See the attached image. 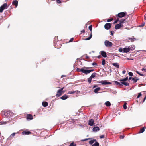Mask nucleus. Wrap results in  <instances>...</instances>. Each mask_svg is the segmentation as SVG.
I'll return each mask as SVG.
<instances>
[{
	"mask_svg": "<svg viewBox=\"0 0 146 146\" xmlns=\"http://www.w3.org/2000/svg\"><path fill=\"white\" fill-rule=\"evenodd\" d=\"M18 1L16 0L13 1L12 4L13 5H15L17 7L18 5Z\"/></svg>",
	"mask_w": 146,
	"mask_h": 146,
	"instance_id": "obj_17",
	"label": "nucleus"
},
{
	"mask_svg": "<svg viewBox=\"0 0 146 146\" xmlns=\"http://www.w3.org/2000/svg\"><path fill=\"white\" fill-rule=\"evenodd\" d=\"M113 20V19L112 18H111L110 19H108L107 20V22H109L112 21Z\"/></svg>",
	"mask_w": 146,
	"mask_h": 146,
	"instance_id": "obj_40",
	"label": "nucleus"
},
{
	"mask_svg": "<svg viewBox=\"0 0 146 146\" xmlns=\"http://www.w3.org/2000/svg\"><path fill=\"white\" fill-rule=\"evenodd\" d=\"M123 108L125 110H126L127 109L126 103H125L123 105Z\"/></svg>",
	"mask_w": 146,
	"mask_h": 146,
	"instance_id": "obj_42",
	"label": "nucleus"
},
{
	"mask_svg": "<svg viewBox=\"0 0 146 146\" xmlns=\"http://www.w3.org/2000/svg\"><path fill=\"white\" fill-rule=\"evenodd\" d=\"M119 51L120 52H123V49L122 48H121L119 49Z\"/></svg>",
	"mask_w": 146,
	"mask_h": 146,
	"instance_id": "obj_45",
	"label": "nucleus"
},
{
	"mask_svg": "<svg viewBox=\"0 0 146 146\" xmlns=\"http://www.w3.org/2000/svg\"><path fill=\"white\" fill-rule=\"evenodd\" d=\"M84 68L88 69V68H89L84 67V68H81V72L85 74H89L90 72H92L94 70V69L88 70L86 69H85Z\"/></svg>",
	"mask_w": 146,
	"mask_h": 146,
	"instance_id": "obj_2",
	"label": "nucleus"
},
{
	"mask_svg": "<svg viewBox=\"0 0 146 146\" xmlns=\"http://www.w3.org/2000/svg\"><path fill=\"white\" fill-rule=\"evenodd\" d=\"M110 33H111V35L112 36H113V34H114V31H110Z\"/></svg>",
	"mask_w": 146,
	"mask_h": 146,
	"instance_id": "obj_47",
	"label": "nucleus"
},
{
	"mask_svg": "<svg viewBox=\"0 0 146 146\" xmlns=\"http://www.w3.org/2000/svg\"><path fill=\"white\" fill-rule=\"evenodd\" d=\"M94 120L92 119H90L89 121L88 125L91 126H93L94 125Z\"/></svg>",
	"mask_w": 146,
	"mask_h": 146,
	"instance_id": "obj_14",
	"label": "nucleus"
},
{
	"mask_svg": "<svg viewBox=\"0 0 146 146\" xmlns=\"http://www.w3.org/2000/svg\"><path fill=\"white\" fill-rule=\"evenodd\" d=\"M141 93H139L138 94V95L137 96V97L138 98H139V97H140L141 96Z\"/></svg>",
	"mask_w": 146,
	"mask_h": 146,
	"instance_id": "obj_50",
	"label": "nucleus"
},
{
	"mask_svg": "<svg viewBox=\"0 0 146 146\" xmlns=\"http://www.w3.org/2000/svg\"><path fill=\"white\" fill-rule=\"evenodd\" d=\"M69 146H76V144H74L73 143H71Z\"/></svg>",
	"mask_w": 146,
	"mask_h": 146,
	"instance_id": "obj_43",
	"label": "nucleus"
},
{
	"mask_svg": "<svg viewBox=\"0 0 146 146\" xmlns=\"http://www.w3.org/2000/svg\"><path fill=\"white\" fill-rule=\"evenodd\" d=\"M8 7L6 3H5L2 5L0 7V12L2 13L3 10L6 8H7Z\"/></svg>",
	"mask_w": 146,
	"mask_h": 146,
	"instance_id": "obj_5",
	"label": "nucleus"
},
{
	"mask_svg": "<svg viewBox=\"0 0 146 146\" xmlns=\"http://www.w3.org/2000/svg\"><path fill=\"white\" fill-rule=\"evenodd\" d=\"M100 54L103 57L105 58L107 57L106 53L104 51H102L100 52Z\"/></svg>",
	"mask_w": 146,
	"mask_h": 146,
	"instance_id": "obj_9",
	"label": "nucleus"
},
{
	"mask_svg": "<svg viewBox=\"0 0 146 146\" xmlns=\"http://www.w3.org/2000/svg\"><path fill=\"white\" fill-rule=\"evenodd\" d=\"M18 133V132H17V133H14L12 134L9 137L10 138H12L13 137L15 136V135L16 133Z\"/></svg>",
	"mask_w": 146,
	"mask_h": 146,
	"instance_id": "obj_35",
	"label": "nucleus"
},
{
	"mask_svg": "<svg viewBox=\"0 0 146 146\" xmlns=\"http://www.w3.org/2000/svg\"><path fill=\"white\" fill-rule=\"evenodd\" d=\"M139 75H140L141 76H144L143 74H141L140 73V74H139Z\"/></svg>",
	"mask_w": 146,
	"mask_h": 146,
	"instance_id": "obj_63",
	"label": "nucleus"
},
{
	"mask_svg": "<svg viewBox=\"0 0 146 146\" xmlns=\"http://www.w3.org/2000/svg\"><path fill=\"white\" fill-rule=\"evenodd\" d=\"M79 92V91H69L68 92V94H73L75 92Z\"/></svg>",
	"mask_w": 146,
	"mask_h": 146,
	"instance_id": "obj_30",
	"label": "nucleus"
},
{
	"mask_svg": "<svg viewBox=\"0 0 146 146\" xmlns=\"http://www.w3.org/2000/svg\"><path fill=\"white\" fill-rule=\"evenodd\" d=\"M126 72V71L125 70H123L122 71V73L124 74Z\"/></svg>",
	"mask_w": 146,
	"mask_h": 146,
	"instance_id": "obj_60",
	"label": "nucleus"
},
{
	"mask_svg": "<svg viewBox=\"0 0 146 146\" xmlns=\"http://www.w3.org/2000/svg\"><path fill=\"white\" fill-rule=\"evenodd\" d=\"M104 137V135H102L100 137V139L103 138Z\"/></svg>",
	"mask_w": 146,
	"mask_h": 146,
	"instance_id": "obj_54",
	"label": "nucleus"
},
{
	"mask_svg": "<svg viewBox=\"0 0 146 146\" xmlns=\"http://www.w3.org/2000/svg\"><path fill=\"white\" fill-rule=\"evenodd\" d=\"M31 133V132L30 131H24L22 133V134L23 135H29Z\"/></svg>",
	"mask_w": 146,
	"mask_h": 146,
	"instance_id": "obj_15",
	"label": "nucleus"
},
{
	"mask_svg": "<svg viewBox=\"0 0 146 146\" xmlns=\"http://www.w3.org/2000/svg\"><path fill=\"white\" fill-rule=\"evenodd\" d=\"M120 138L121 139H123L124 138V136L123 135V136L121 135L120 136Z\"/></svg>",
	"mask_w": 146,
	"mask_h": 146,
	"instance_id": "obj_59",
	"label": "nucleus"
},
{
	"mask_svg": "<svg viewBox=\"0 0 146 146\" xmlns=\"http://www.w3.org/2000/svg\"><path fill=\"white\" fill-rule=\"evenodd\" d=\"M123 25L121 24V23H119V24H117L115 25V28L116 29H119L120 27H123Z\"/></svg>",
	"mask_w": 146,
	"mask_h": 146,
	"instance_id": "obj_10",
	"label": "nucleus"
},
{
	"mask_svg": "<svg viewBox=\"0 0 146 146\" xmlns=\"http://www.w3.org/2000/svg\"><path fill=\"white\" fill-rule=\"evenodd\" d=\"M128 47L130 51H132L135 49V46L134 45H132L129 46Z\"/></svg>",
	"mask_w": 146,
	"mask_h": 146,
	"instance_id": "obj_12",
	"label": "nucleus"
},
{
	"mask_svg": "<svg viewBox=\"0 0 146 146\" xmlns=\"http://www.w3.org/2000/svg\"><path fill=\"white\" fill-rule=\"evenodd\" d=\"M96 75V73L95 72L93 73L92 74L90 77L92 78L95 77Z\"/></svg>",
	"mask_w": 146,
	"mask_h": 146,
	"instance_id": "obj_28",
	"label": "nucleus"
},
{
	"mask_svg": "<svg viewBox=\"0 0 146 146\" xmlns=\"http://www.w3.org/2000/svg\"><path fill=\"white\" fill-rule=\"evenodd\" d=\"M92 37H88V38L85 39V40H90Z\"/></svg>",
	"mask_w": 146,
	"mask_h": 146,
	"instance_id": "obj_52",
	"label": "nucleus"
},
{
	"mask_svg": "<svg viewBox=\"0 0 146 146\" xmlns=\"http://www.w3.org/2000/svg\"><path fill=\"white\" fill-rule=\"evenodd\" d=\"M74 40L73 38H71L70 40L69 41V42H72L73 41V40Z\"/></svg>",
	"mask_w": 146,
	"mask_h": 146,
	"instance_id": "obj_51",
	"label": "nucleus"
},
{
	"mask_svg": "<svg viewBox=\"0 0 146 146\" xmlns=\"http://www.w3.org/2000/svg\"><path fill=\"white\" fill-rule=\"evenodd\" d=\"M113 65L114 66L117 68H119V66L117 63H113Z\"/></svg>",
	"mask_w": 146,
	"mask_h": 146,
	"instance_id": "obj_26",
	"label": "nucleus"
},
{
	"mask_svg": "<svg viewBox=\"0 0 146 146\" xmlns=\"http://www.w3.org/2000/svg\"><path fill=\"white\" fill-rule=\"evenodd\" d=\"M139 79H136V77H134L132 78V80L134 82V83H136L139 80Z\"/></svg>",
	"mask_w": 146,
	"mask_h": 146,
	"instance_id": "obj_33",
	"label": "nucleus"
},
{
	"mask_svg": "<svg viewBox=\"0 0 146 146\" xmlns=\"http://www.w3.org/2000/svg\"><path fill=\"white\" fill-rule=\"evenodd\" d=\"M2 115L3 116L6 117L8 116L9 115L11 116L13 115V113L11 111L9 110H5V111H2L1 112Z\"/></svg>",
	"mask_w": 146,
	"mask_h": 146,
	"instance_id": "obj_1",
	"label": "nucleus"
},
{
	"mask_svg": "<svg viewBox=\"0 0 146 146\" xmlns=\"http://www.w3.org/2000/svg\"><path fill=\"white\" fill-rule=\"evenodd\" d=\"M145 23H143L141 25H139V27H143V26H145Z\"/></svg>",
	"mask_w": 146,
	"mask_h": 146,
	"instance_id": "obj_46",
	"label": "nucleus"
},
{
	"mask_svg": "<svg viewBox=\"0 0 146 146\" xmlns=\"http://www.w3.org/2000/svg\"><path fill=\"white\" fill-rule=\"evenodd\" d=\"M57 2L58 3H61V1L60 0H56Z\"/></svg>",
	"mask_w": 146,
	"mask_h": 146,
	"instance_id": "obj_53",
	"label": "nucleus"
},
{
	"mask_svg": "<svg viewBox=\"0 0 146 146\" xmlns=\"http://www.w3.org/2000/svg\"><path fill=\"white\" fill-rule=\"evenodd\" d=\"M89 36H92V34L91 33L90 34Z\"/></svg>",
	"mask_w": 146,
	"mask_h": 146,
	"instance_id": "obj_64",
	"label": "nucleus"
},
{
	"mask_svg": "<svg viewBox=\"0 0 146 146\" xmlns=\"http://www.w3.org/2000/svg\"><path fill=\"white\" fill-rule=\"evenodd\" d=\"M81 69H80L79 68H77V70L78 72H81Z\"/></svg>",
	"mask_w": 146,
	"mask_h": 146,
	"instance_id": "obj_55",
	"label": "nucleus"
},
{
	"mask_svg": "<svg viewBox=\"0 0 146 146\" xmlns=\"http://www.w3.org/2000/svg\"><path fill=\"white\" fill-rule=\"evenodd\" d=\"M100 88L98 87L94 90V92L95 93H98V91L100 90Z\"/></svg>",
	"mask_w": 146,
	"mask_h": 146,
	"instance_id": "obj_18",
	"label": "nucleus"
},
{
	"mask_svg": "<svg viewBox=\"0 0 146 146\" xmlns=\"http://www.w3.org/2000/svg\"><path fill=\"white\" fill-rule=\"evenodd\" d=\"M145 127H143L142 129H141L139 132V133H141L145 131Z\"/></svg>",
	"mask_w": 146,
	"mask_h": 146,
	"instance_id": "obj_23",
	"label": "nucleus"
},
{
	"mask_svg": "<svg viewBox=\"0 0 146 146\" xmlns=\"http://www.w3.org/2000/svg\"><path fill=\"white\" fill-rule=\"evenodd\" d=\"M7 121H2L0 122V124L1 125H5L7 123Z\"/></svg>",
	"mask_w": 146,
	"mask_h": 146,
	"instance_id": "obj_36",
	"label": "nucleus"
},
{
	"mask_svg": "<svg viewBox=\"0 0 146 146\" xmlns=\"http://www.w3.org/2000/svg\"><path fill=\"white\" fill-rule=\"evenodd\" d=\"M102 85H105L107 84H111V83L107 81L106 80L102 81L100 82Z\"/></svg>",
	"mask_w": 146,
	"mask_h": 146,
	"instance_id": "obj_7",
	"label": "nucleus"
},
{
	"mask_svg": "<svg viewBox=\"0 0 146 146\" xmlns=\"http://www.w3.org/2000/svg\"><path fill=\"white\" fill-rule=\"evenodd\" d=\"M105 64V60L104 59H103L102 61V65L104 66Z\"/></svg>",
	"mask_w": 146,
	"mask_h": 146,
	"instance_id": "obj_39",
	"label": "nucleus"
},
{
	"mask_svg": "<svg viewBox=\"0 0 146 146\" xmlns=\"http://www.w3.org/2000/svg\"><path fill=\"white\" fill-rule=\"evenodd\" d=\"M126 14L127 13L126 12H121L119 13L117 15V16H118L119 18H122V17H124L125 16Z\"/></svg>",
	"mask_w": 146,
	"mask_h": 146,
	"instance_id": "obj_6",
	"label": "nucleus"
},
{
	"mask_svg": "<svg viewBox=\"0 0 146 146\" xmlns=\"http://www.w3.org/2000/svg\"><path fill=\"white\" fill-rule=\"evenodd\" d=\"M114 82L117 85H118L119 86H121L122 85V84H121V83H120L119 82L117 81H115Z\"/></svg>",
	"mask_w": 146,
	"mask_h": 146,
	"instance_id": "obj_34",
	"label": "nucleus"
},
{
	"mask_svg": "<svg viewBox=\"0 0 146 146\" xmlns=\"http://www.w3.org/2000/svg\"><path fill=\"white\" fill-rule=\"evenodd\" d=\"M104 27L106 29L108 30L111 28V25L110 23H107L105 25Z\"/></svg>",
	"mask_w": 146,
	"mask_h": 146,
	"instance_id": "obj_8",
	"label": "nucleus"
},
{
	"mask_svg": "<svg viewBox=\"0 0 146 146\" xmlns=\"http://www.w3.org/2000/svg\"><path fill=\"white\" fill-rule=\"evenodd\" d=\"M42 104L44 107H46L48 105V103L46 102H43L42 103Z\"/></svg>",
	"mask_w": 146,
	"mask_h": 146,
	"instance_id": "obj_22",
	"label": "nucleus"
},
{
	"mask_svg": "<svg viewBox=\"0 0 146 146\" xmlns=\"http://www.w3.org/2000/svg\"><path fill=\"white\" fill-rule=\"evenodd\" d=\"M60 40H59L58 37H55L54 39V42L55 43H56V42H57L58 41H59Z\"/></svg>",
	"mask_w": 146,
	"mask_h": 146,
	"instance_id": "obj_25",
	"label": "nucleus"
},
{
	"mask_svg": "<svg viewBox=\"0 0 146 146\" xmlns=\"http://www.w3.org/2000/svg\"><path fill=\"white\" fill-rule=\"evenodd\" d=\"M141 70L142 71H145L146 72V68H142L141 69Z\"/></svg>",
	"mask_w": 146,
	"mask_h": 146,
	"instance_id": "obj_58",
	"label": "nucleus"
},
{
	"mask_svg": "<svg viewBox=\"0 0 146 146\" xmlns=\"http://www.w3.org/2000/svg\"><path fill=\"white\" fill-rule=\"evenodd\" d=\"M130 51L128 47H126L123 48V52L127 53Z\"/></svg>",
	"mask_w": 146,
	"mask_h": 146,
	"instance_id": "obj_13",
	"label": "nucleus"
},
{
	"mask_svg": "<svg viewBox=\"0 0 146 146\" xmlns=\"http://www.w3.org/2000/svg\"><path fill=\"white\" fill-rule=\"evenodd\" d=\"M33 119L32 115L31 114H27V119L28 120H30Z\"/></svg>",
	"mask_w": 146,
	"mask_h": 146,
	"instance_id": "obj_11",
	"label": "nucleus"
},
{
	"mask_svg": "<svg viewBox=\"0 0 146 146\" xmlns=\"http://www.w3.org/2000/svg\"><path fill=\"white\" fill-rule=\"evenodd\" d=\"M105 105L107 106H111L110 102L109 101H107L105 103Z\"/></svg>",
	"mask_w": 146,
	"mask_h": 146,
	"instance_id": "obj_24",
	"label": "nucleus"
},
{
	"mask_svg": "<svg viewBox=\"0 0 146 146\" xmlns=\"http://www.w3.org/2000/svg\"><path fill=\"white\" fill-rule=\"evenodd\" d=\"M91 146H99V143L98 142L96 141L95 143L92 145Z\"/></svg>",
	"mask_w": 146,
	"mask_h": 146,
	"instance_id": "obj_31",
	"label": "nucleus"
},
{
	"mask_svg": "<svg viewBox=\"0 0 146 146\" xmlns=\"http://www.w3.org/2000/svg\"><path fill=\"white\" fill-rule=\"evenodd\" d=\"M98 86V85H94V86H93V88H96V87H97Z\"/></svg>",
	"mask_w": 146,
	"mask_h": 146,
	"instance_id": "obj_57",
	"label": "nucleus"
},
{
	"mask_svg": "<svg viewBox=\"0 0 146 146\" xmlns=\"http://www.w3.org/2000/svg\"><path fill=\"white\" fill-rule=\"evenodd\" d=\"M80 35H81L82 34H83V35L85 33V30L84 29H83L80 31Z\"/></svg>",
	"mask_w": 146,
	"mask_h": 146,
	"instance_id": "obj_38",
	"label": "nucleus"
},
{
	"mask_svg": "<svg viewBox=\"0 0 146 146\" xmlns=\"http://www.w3.org/2000/svg\"><path fill=\"white\" fill-rule=\"evenodd\" d=\"M121 84H123L124 85L126 86H129V83L125 82V81H121Z\"/></svg>",
	"mask_w": 146,
	"mask_h": 146,
	"instance_id": "obj_21",
	"label": "nucleus"
},
{
	"mask_svg": "<svg viewBox=\"0 0 146 146\" xmlns=\"http://www.w3.org/2000/svg\"><path fill=\"white\" fill-rule=\"evenodd\" d=\"M96 139H93L89 141V143L90 144H92L94 142L96 141Z\"/></svg>",
	"mask_w": 146,
	"mask_h": 146,
	"instance_id": "obj_29",
	"label": "nucleus"
},
{
	"mask_svg": "<svg viewBox=\"0 0 146 146\" xmlns=\"http://www.w3.org/2000/svg\"><path fill=\"white\" fill-rule=\"evenodd\" d=\"M67 98L68 96L66 94L64 95L63 96L60 97V98L63 100H65V99H66Z\"/></svg>",
	"mask_w": 146,
	"mask_h": 146,
	"instance_id": "obj_19",
	"label": "nucleus"
},
{
	"mask_svg": "<svg viewBox=\"0 0 146 146\" xmlns=\"http://www.w3.org/2000/svg\"><path fill=\"white\" fill-rule=\"evenodd\" d=\"M125 19H121L120 21H119V22H120V23H121V24H122V23H124L125 22Z\"/></svg>",
	"mask_w": 146,
	"mask_h": 146,
	"instance_id": "obj_32",
	"label": "nucleus"
},
{
	"mask_svg": "<svg viewBox=\"0 0 146 146\" xmlns=\"http://www.w3.org/2000/svg\"><path fill=\"white\" fill-rule=\"evenodd\" d=\"M146 96L144 98L143 102L145 101V100H146Z\"/></svg>",
	"mask_w": 146,
	"mask_h": 146,
	"instance_id": "obj_61",
	"label": "nucleus"
},
{
	"mask_svg": "<svg viewBox=\"0 0 146 146\" xmlns=\"http://www.w3.org/2000/svg\"><path fill=\"white\" fill-rule=\"evenodd\" d=\"M132 78L131 77H131H129V78L128 80H131V79H132Z\"/></svg>",
	"mask_w": 146,
	"mask_h": 146,
	"instance_id": "obj_62",
	"label": "nucleus"
},
{
	"mask_svg": "<svg viewBox=\"0 0 146 146\" xmlns=\"http://www.w3.org/2000/svg\"><path fill=\"white\" fill-rule=\"evenodd\" d=\"M97 65V64L95 62H94L92 63V65L93 66H94V65Z\"/></svg>",
	"mask_w": 146,
	"mask_h": 146,
	"instance_id": "obj_56",
	"label": "nucleus"
},
{
	"mask_svg": "<svg viewBox=\"0 0 146 146\" xmlns=\"http://www.w3.org/2000/svg\"><path fill=\"white\" fill-rule=\"evenodd\" d=\"M119 21V19L118 18H117L116 20L113 23V24H115L117 23Z\"/></svg>",
	"mask_w": 146,
	"mask_h": 146,
	"instance_id": "obj_48",
	"label": "nucleus"
},
{
	"mask_svg": "<svg viewBox=\"0 0 146 146\" xmlns=\"http://www.w3.org/2000/svg\"><path fill=\"white\" fill-rule=\"evenodd\" d=\"M128 74L131 76H132L133 75V73L131 72H129L128 73Z\"/></svg>",
	"mask_w": 146,
	"mask_h": 146,
	"instance_id": "obj_49",
	"label": "nucleus"
},
{
	"mask_svg": "<svg viewBox=\"0 0 146 146\" xmlns=\"http://www.w3.org/2000/svg\"><path fill=\"white\" fill-rule=\"evenodd\" d=\"M88 28L90 29V32H91V31H92V25H91Z\"/></svg>",
	"mask_w": 146,
	"mask_h": 146,
	"instance_id": "obj_44",
	"label": "nucleus"
},
{
	"mask_svg": "<svg viewBox=\"0 0 146 146\" xmlns=\"http://www.w3.org/2000/svg\"><path fill=\"white\" fill-rule=\"evenodd\" d=\"M104 45L107 47H111L112 46L113 43L108 40H105L104 41Z\"/></svg>",
	"mask_w": 146,
	"mask_h": 146,
	"instance_id": "obj_3",
	"label": "nucleus"
},
{
	"mask_svg": "<svg viewBox=\"0 0 146 146\" xmlns=\"http://www.w3.org/2000/svg\"><path fill=\"white\" fill-rule=\"evenodd\" d=\"M64 88L63 87L57 91V94L56 95L57 97H59L61 96L62 93H63V90Z\"/></svg>",
	"mask_w": 146,
	"mask_h": 146,
	"instance_id": "obj_4",
	"label": "nucleus"
},
{
	"mask_svg": "<svg viewBox=\"0 0 146 146\" xmlns=\"http://www.w3.org/2000/svg\"><path fill=\"white\" fill-rule=\"evenodd\" d=\"M128 77H126L125 78L123 79H120L119 81H126L128 80Z\"/></svg>",
	"mask_w": 146,
	"mask_h": 146,
	"instance_id": "obj_27",
	"label": "nucleus"
},
{
	"mask_svg": "<svg viewBox=\"0 0 146 146\" xmlns=\"http://www.w3.org/2000/svg\"><path fill=\"white\" fill-rule=\"evenodd\" d=\"M136 40V39L135 38H134V37L130 38L129 39V41H128V42H133L135 40Z\"/></svg>",
	"mask_w": 146,
	"mask_h": 146,
	"instance_id": "obj_20",
	"label": "nucleus"
},
{
	"mask_svg": "<svg viewBox=\"0 0 146 146\" xmlns=\"http://www.w3.org/2000/svg\"><path fill=\"white\" fill-rule=\"evenodd\" d=\"M99 130L100 128L98 127H95L93 129V131L94 132H96Z\"/></svg>",
	"mask_w": 146,
	"mask_h": 146,
	"instance_id": "obj_16",
	"label": "nucleus"
},
{
	"mask_svg": "<svg viewBox=\"0 0 146 146\" xmlns=\"http://www.w3.org/2000/svg\"><path fill=\"white\" fill-rule=\"evenodd\" d=\"M92 79V78H91L90 77L89 78H88V82L89 83H91Z\"/></svg>",
	"mask_w": 146,
	"mask_h": 146,
	"instance_id": "obj_37",
	"label": "nucleus"
},
{
	"mask_svg": "<svg viewBox=\"0 0 146 146\" xmlns=\"http://www.w3.org/2000/svg\"><path fill=\"white\" fill-rule=\"evenodd\" d=\"M91 139L90 138H87V139H82V141H85L87 140Z\"/></svg>",
	"mask_w": 146,
	"mask_h": 146,
	"instance_id": "obj_41",
	"label": "nucleus"
}]
</instances>
